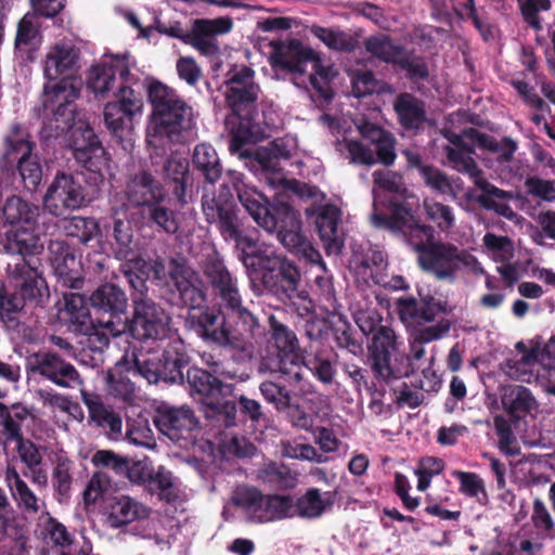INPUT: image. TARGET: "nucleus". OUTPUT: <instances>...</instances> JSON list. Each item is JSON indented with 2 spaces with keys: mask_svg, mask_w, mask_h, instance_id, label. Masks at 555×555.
Here are the masks:
<instances>
[{
  "mask_svg": "<svg viewBox=\"0 0 555 555\" xmlns=\"http://www.w3.org/2000/svg\"><path fill=\"white\" fill-rule=\"evenodd\" d=\"M81 399L88 409L90 422L102 428L109 438L115 439L121 434V416L111 406L105 405L100 395L81 391Z\"/></svg>",
  "mask_w": 555,
  "mask_h": 555,
  "instance_id": "2f4dec72",
  "label": "nucleus"
},
{
  "mask_svg": "<svg viewBox=\"0 0 555 555\" xmlns=\"http://www.w3.org/2000/svg\"><path fill=\"white\" fill-rule=\"evenodd\" d=\"M185 384H188L190 392L196 393L210 402L218 397L225 398L232 396L235 386L233 384L223 383L209 371L198 367H188L185 373Z\"/></svg>",
  "mask_w": 555,
  "mask_h": 555,
  "instance_id": "c85d7f7f",
  "label": "nucleus"
},
{
  "mask_svg": "<svg viewBox=\"0 0 555 555\" xmlns=\"http://www.w3.org/2000/svg\"><path fill=\"white\" fill-rule=\"evenodd\" d=\"M80 57L79 49L68 42H56L51 46L46 54L43 75L49 81L59 77L72 78L78 69Z\"/></svg>",
  "mask_w": 555,
  "mask_h": 555,
  "instance_id": "bb28decb",
  "label": "nucleus"
},
{
  "mask_svg": "<svg viewBox=\"0 0 555 555\" xmlns=\"http://www.w3.org/2000/svg\"><path fill=\"white\" fill-rule=\"evenodd\" d=\"M153 423L159 433L172 441L188 439L199 424L190 406H175L167 402H160L155 408Z\"/></svg>",
  "mask_w": 555,
  "mask_h": 555,
  "instance_id": "aec40b11",
  "label": "nucleus"
},
{
  "mask_svg": "<svg viewBox=\"0 0 555 555\" xmlns=\"http://www.w3.org/2000/svg\"><path fill=\"white\" fill-rule=\"evenodd\" d=\"M259 479L278 491L294 489L298 483V474L283 463L270 462L258 473Z\"/></svg>",
  "mask_w": 555,
  "mask_h": 555,
  "instance_id": "c03bdc74",
  "label": "nucleus"
},
{
  "mask_svg": "<svg viewBox=\"0 0 555 555\" xmlns=\"http://www.w3.org/2000/svg\"><path fill=\"white\" fill-rule=\"evenodd\" d=\"M393 111L404 130L417 132L424 128L426 122L425 103L414 94L399 93L393 101Z\"/></svg>",
  "mask_w": 555,
  "mask_h": 555,
  "instance_id": "72a5a7b5",
  "label": "nucleus"
},
{
  "mask_svg": "<svg viewBox=\"0 0 555 555\" xmlns=\"http://www.w3.org/2000/svg\"><path fill=\"white\" fill-rule=\"evenodd\" d=\"M493 424L499 438L500 451L509 456L518 454L519 448L516 446V438L508 421L503 415H495Z\"/></svg>",
  "mask_w": 555,
  "mask_h": 555,
  "instance_id": "338daca9",
  "label": "nucleus"
},
{
  "mask_svg": "<svg viewBox=\"0 0 555 555\" xmlns=\"http://www.w3.org/2000/svg\"><path fill=\"white\" fill-rule=\"evenodd\" d=\"M203 275L211 295L220 301L224 309L240 306L241 292L237 276L231 272L223 258L214 253L203 261Z\"/></svg>",
  "mask_w": 555,
  "mask_h": 555,
  "instance_id": "2eb2a0df",
  "label": "nucleus"
},
{
  "mask_svg": "<svg viewBox=\"0 0 555 555\" xmlns=\"http://www.w3.org/2000/svg\"><path fill=\"white\" fill-rule=\"evenodd\" d=\"M446 155L453 169L456 171L469 176L474 181L476 179H483L481 177L482 171L479 169L472 155L463 153V151H457L451 146L446 147Z\"/></svg>",
  "mask_w": 555,
  "mask_h": 555,
  "instance_id": "0e129e2a",
  "label": "nucleus"
},
{
  "mask_svg": "<svg viewBox=\"0 0 555 555\" xmlns=\"http://www.w3.org/2000/svg\"><path fill=\"white\" fill-rule=\"evenodd\" d=\"M259 92L257 83H249L247 89L243 90H225L227 106L240 118L230 140L231 153H240L244 145L257 143L262 138L259 125L254 121Z\"/></svg>",
  "mask_w": 555,
  "mask_h": 555,
  "instance_id": "f8f14e48",
  "label": "nucleus"
},
{
  "mask_svg": "<svg viewBox=\"0 0 555 555\" xmlns=\"http://www.w3.org/2000/svg\"><path fill=\"white\" fill-rule=\"evenodd\" d=\"M147 98L153 107V133L149 143L163 146V141H181V133L191 128L192 107L176 92L159 81L147 87Z\"/></svg>",
  "mask_w": 555,
  "mask_h": 555,
  "instance_id": "39448f33",
  "label": "nucleus"
},
{
  "mask_svg": "<svg viewBox=\"0 0 555 555\" xmlns=\"http://www.w3.org/2000/svg\"><path fill=\"white\" fill-rule=\"evenodd\" d=\"M357 323L365 335L372 334L369 361L375 377L385 382L399 378L400 374L391 366V357L398 345L395 331L377 324L371 317H361Z\"/></svg>",
  "mask_w": 555,
  "mask_h": 555,
  "instance_id": "ddd939ff",
  "label": "nucleus"
},
{
  "mask_svg": "<svg viewBox=\"0 0 555 555\" xmlns=\"http://www.w3.org/2000/svg\"><path fill=\"white\" fill-rule=\"evenodd\" d=\"M311 34L334 51L350 53L359 47L358 38L344 30L312 26Z\"/></svg>",
  "mask_w": 555,
  "mask_h": 555,
  "instance_id": "09e8293b",
  "label": "nucleus"
},
{
  "mask_svg": "<svg viewBox=\"0 0 555 555\" xmlns=\"http://www.w3.org/2000/svg\"><path fill=\"white\" fill-rule=\"evenodd\" d=\"M315 228L328 254H339L344 247V232L339 227L340 210L335 205L320 207L315 217Z\"/></svg>",
  "mask_w": 555,
  "mask_h": 555,
  "instance_id": "c756f323",
  "label": "nucleus"
},
{
  "mask_svg": "<svg viewBox=\"0 0 555 555\" xmlns=\"http://www.w3.org/2000/svg\"><path fill=\"white\" fill-rule=\"evenodd\" d=\"M192 166L208 184H215L222 176V164L216 149L209 143H198L192 153Z\"/></svg>",
  "mask_w": 555,
  "mask_h": 555,
  "instance_id": "58836bf2",
  "label": "nucleus"
},
{
  "mask_svg": "<svg viewBox=\"0 0 555 555\" xmlns=\"http://www.w3.org/2000/svg\"><path fill=\"white\" fill-rule=\"evenodd\" d=\"M223 238L224 241H233L235 243V248L238 253L237 257L245 267L248 278L257 270L269 253L272 251L269 247L260 245L253 236L245 234L241 230V223L235 227V234L223 236Z\"/></svg>",
  "mask_w": 555,
  "mask_h": 555,
  "instance_id": "473e14b6",
  "label": "nucleus"
},
{
  "mask_svg": "<svg viewBox=\"0 0 555 555\" xmlns=\"http://www.w3.org/2000/svg\"><path fill=\"white\" fill-rule=\"evenodd\" d=\"M75 159L85 171H57L43 196V207L53 217L87 206L99 194L109 168V157L93 129L86 127L73 142Z\"/></svg>",
  "mask_w": 555,
  "mask_h": 555,
  "instance_id": "f257e3e1",
  "label": "nucleus"
},
{
  "mask_svg": "<svg viewBox=\"0 0 555 555\" xmlns=\"http://www.w3.org/2000/svg\"><path fill=\"white\" fill-rule=\"evenodd\" d=\"M41 208L38 205L29 203L18 195L9 196L0 207V228L7 227H27L35 228L39 224Z\"/></svg>",
  "mask_w": 555,
  "mask_h": 555,
  "instance_id": "cd10ccee",
  "label": "nucleus"
},
{
  "mask_svg": "<svg viewBox=\"0 0 555 555\" xmlns=\"http://www.w3.org/2000/svg\"><path fill=\"white\" fill-rule=\"evenodd\" d=\"M30 229L31 228L27 227L22 228V230L16 231L9 241L10 249L21 255V259H26L27 256L38 255L43 249L39 234L30 231Z\"/></svg>",
  "mask_w": 555,
  "mask_h": 555,
  "instance_id": "6e6d98bb",
  "label": "nucleus"
},
{
  "mask_svg": "<svg viewBox=\"0 0 555 555\" xmlns=\"http://www.w3.org/2000/svg\"><path fill=\"white\" fill-rule=\"evenodd\" d=\"M10 269V281L13 292L5 291L1 311L17 312L25 306L43 307L49 298L50 291L43 273L38 268V260L20 259Z\"/></svg>",
  "mask_w": 555,
  "mask_h": 555,
  "instance_id": "1a4fd4ad",
  "label": "nucleus"
},
{
  "mask_svg": "<svg viewBox=\"0 0 555 555\" xmlns=\"http://www.w3.org/2000/svg\"><path fill=\"white\" fill-rule=\"evenodd\" d=\"M129 205L139 209L144 225L159 233L173 235L179 231L178 211L164 184L149 170L132 175L125 186Z\"/></svg>",
  "mask_w": 555,
  "mask_h": 555,
  "instance_id": "20e7f679",
  "label": "nucleus"
},
{
  "mask_svg": "<svg viewBox=\"0 0 555 555\" xmlns=\"http://www.w3.org/2000/svg\"><path fill=\"white\" fill-rule=\"evenodd\" d=\"M227 176L240 203L260 228L269 233L275 232L281 244L291 253L311 263L321 261L320 253L301 234L299 212L283 196L270 202L256 188L246 184L244 173L229 170Z\"/></svg>",
  "mask_w": 555,
  "mask_h": 555,
  "instance_id": "f03ea898",
  "label": "nucleus"
},
{
  "mask_svg": "<svg viewBox=\"0 0 555 555\" xmlns=\"http://www.w3.org/2000/svg\"><path fill=\"white\" fill-rule=\"evenodd\" d=\"M250 288L257 296L267 292L282 302L304 298L299 291L301 273L298 267L285 256L272 250L248 278Z\"/></svg>",
  "mask_w": 555,
  "mask_h": 555,
  "instance_id": "0eeeda50",
  "label": "nucleus"
},
{
  "mask_svg": "<svg viewBox=\"0 0 555 555\" xmlns=\"http://www.w3.org/2000/svg\"><path fill=\"white\" fill-rule=\"evenodd\" d=\"M149 490L157 489L159 491V500L167 503H172L177 500L178 495L173 491L172 474L160 467L156 473L153 470L152 479L147 483Z\"/></svg>",
  "mask_w": 555,
  "mask_h": 555,
  "instance_id": "774afa93",
  "label": "nucleus"
},
{
  "mask_svg": "<svg viewBox=\"0 0 555 555\" xmlns=\"http://www.w3.org/2000/svg\"><path fill=\"white\" fill-rule=\"evenodd\" d=\"M393 66L403 70L405 78L412 83L426 81L430 76L425 56L416 54L414 50H408L406 48H404V53L400 54Z\"/></svg>",
  "mask_w": 555,
  "mask_h": 555,
  "instance_id": "3c124183",
  "label": "nucleus"
},
{
  "mask_svg": "<svg viewBox=\"0 0 555 555\" xmlns=\"http://www.w3.org/2000/svg\"><path fill=\"white\" fill-rule=\"evenodd\" d=\"M273 64L291 73L305 74L307 64L315 59L314 51L302 44L298 39H291L288 42L281 40L272 41Z\"/></svg>",
  "mask_w": 555,
  "mask_h": 555,
  "instance_id": "a878e982",
  "label": "nucleus"
},
{
  "mask_svg": "<svg viewBox=\"0 0 555 555\" xmlns=\"http://www.w3.org/2000/svg\"><path fill=\"white\" fill-rule=\"evenodd\" d=\"M372 177L374 188L396 194L402 198L408 197L409 190L402 173L389 169H378L373 172Z\"/></svg>",
  "mask_w": 555,
  "mask_h": 555,
  "instance_id": "13d9d810",
  "label": "nucleus"
},
{
  "mask_svg": "<svg viewBox=\"0 0 555 555\" xmlns=\"http://www.w3.org/2000/svg\"><path fill=\"white\" fill-rule=\"evenodd\" d=\"M31 371L60 387L73 388L80 384V376L75 366L63 360L55 352L35 353L33 356Z\"/></svg>",
  "mask_w": 555,
  "mask_h": 555,
  "instance_id": "393cba45",
  "label": "nucleus"
},
{
  "mask_svg": "<svg viewBox=\"0 0 555 555\" xmlns=\"http://www.w3.org/2000/svg\"><path fill=\"white\" fill-rule=\"evenodd\" d=\"M475 185L481 191L476 202L486 210H492L500 216L512 219L515 216L508 202L514 198L509 191L502 190L487 179H476Z\"/></svg>",
  "mask_w": 555,
  "mask_h": 555,
  "instance_id": "c9c22d12",
  "label": "nucleus"
},
{
  "mask_svg": "<svg viewBox=\"0 0 555 555\" xmlns=\"http://www.w3.org/2000/svg\"><path fill=\"white\" fill-rule=\"evenodd\" d=\"M191 358L183 348L168 347L162 352V380L167 384H185V373Z\"/></svg>",
  "mask_w": 555,
  "mask_h": 555,
  "instance_id": "a19ab883",
  "label": "nucleus"
},
{
  "mask_svg": "<svg viewBox=\"0 0 555 555\" xmlns=\"http://www.w3.org/2000/svg\"><path fill=\"white\" fill-rule=\"evenodd\" d=\"M70 470L72 462L68 460H59L53 469L52 485L60 502L63 499H67L69 496L73 483V476Z\"/></svg>",
  "mask_w": 555,
  "mask_h": 555,
  "instance_id": "69168bd1",
  "label": "nucleus"
},
{
  "mask_svg": "<svg viewBox=\"0 0 555 555\" xmlns=\"http://www.w3.org/2000/svg\"><path fill=\"white\" fill-rule=\"evenodd\" d=\"M163 175L166 181L173 183V194L181 204L186 201V183L190 178V163L188 158L170 155L163 165Z\"/></svg>",
  "mask_w": 555,
  "mask_h": 555,
  "instance_id": "79ce46f5",
  "label": "nucleus"
},
{
  "mask_svg": "<svg viewBox=\"0 0 555 555\" xmlns=\"http://www.w3.org/2000/svg\"><path fill=\"white\" fill-rule=\"evenodd\" d=\"M233 28V20L229 16L217 18H196L193 21L186 43L207 57L220 54L217 36L225 35Z\"/></svg>",
  "mask_w": 555,
  "mask_h": 555,
  "instance_id": "412c9836",
  "label": "nucleus"
},
{
  "mask_svg": "<svg viewBox=\"0 0 555 555\" xmlns=\"http://www.w3.org/2000/svg\"><path fill=\"white\" fill-rule=\"evenodd\" d=\"M17 173L24 189L36 192L43 178V168L37 154L16 163L10 170Z\"/></svg>",
  "mask_w": 555,
  "mask_h": 555,
  "instance_id": "864d4df0",
  "label": "nucleus"
},
{
  "mask_svg": "<svg viewBox=\"0 0 555 555\" xmlns=\"http://www.w3.org/2000/svg\"><path fill=\"white\" fill-rule=\"evenodd\" d=\"M350 266L356 274L366 275L369 270L376 268L380 270L387 266V258L377 246L359 245L352 248Z\"/></svg>",
  "mask_w": 555,
  "mask_h": 555,
  "instance_id": "49530a36",
  "label": "nucleus"
},
{
  "mask_svg": "<svg viewBox=\"0 0 555 555\" xmlns=\"http://www.w3.org/2000/svg\"><path fill=\"white\" fill-rule=\"evenodd\" d=\"M202 209L206 221L215 224L222 237L235 234V227L240 223V219L236 204L230 192L221 191L218 195L211 196L205 194L202 197Z\"/></svg>",
  "mask_w": 555,
  "mask_h": 555,
  "instance_id": "5701e85b",
  "label": "nucleus"
},
{
  "mask_svg": "<svg viewBox=\"0 0 555 555\" xmlns=\"http://www.w3.org/2000/svg\"><path fill=\"white\" fill-rule=\"evenodd\" d=\"M503 409L513 418L519 420L537 408V401L531 391L524 386H513L505 389L501 398Z\"/></svg>",
  "mask_w": 555,
  "mask_h": 555,
  "instance_id": "37998d69",
  "label": "nucleus"
},
{
  "mask_svg": "<svg viewBox=\"0 0 555 555\" xmlns=\"http://www.w3.org/2000/svg\"><path fill=\"white\" fill-rule=\"evenodd\" d=\"M337 491H326L322 495L318 488H308L306 492L293 501V514L304 519L320 518L331 509L336 501Z\"/></svg>",
  "mask_w": 555,
  "mask_h": 555,
  "instance_id": "f704fd0d",
  "label": "nucleus"
},
{
  "mask_svg": "<svg viewBox=\"0 0 555 555\" xmlns=\"http://www.w3.org/2000/svg\"><path fill=\"white\" fill-rule=\"evenodd\" d=\"M364 48L369 54L378 61L395 65L400 54L404 53L405 47L396 43L387 34H377L365 38Z\"/></svg>",
  "mask_w": 555,
  "mask_h": 555,
  "instance_id": "a18cd8bd",
  "label": "nucleus"
},
{
  "mask_svg": "<svg viewBox=\"0 0 555 555\" xmlns=\"http://www.w3.org/2000/svg\"><path fill=\"white\" fill-rule=\"evenodd\" d=\"M113 237L117 245L116 256L118 259H128L133 254L132 242L133 231L128 221L117 219L113 225Z\"/></svg>",
  "mask_w": 555,
  "mask_h": 555,
  "instance_id": "e2e57ef3",
  "label": "nucleus"
},
{
  "mask_svg": "<svg viewBox=\"0 0 555 555\" xmlns=\"http://www.w3.org/2000/svg\"><path fill=\"white\" fill-rule=\"evenodd\" d=\"M87 87L96 98H106L113 90L115 101L104 106V122L118 142L128 139L132 130L133 117L142 113L143 95L141 85L130 73L124 59L114 57L109 62L93 65L88 75Z\"/></svg>",
  "mask_w": 555,
  "mask_h": 555,
  "instance_id": "7ed1b4c3",
  "label": "nucleus"
},
{
  "mask_svg": "<svg viewBox=\"0 0 555 555\" xmlns=\"http://www.w3.org/2000/svg\"><path fill=\"white\" fill-rule=\"evenodd\" d=\"M168 276L176 305L190 309L199 308L206 301L202 279L184 260L171 258Z\"/></svg>",
  "mask_w": 555,
  "mask_h": 555,
  "instance_id": "f3484780",
  "label": "nucleus"
},
{
  "mask_svg": "<svg viewBox=\"0 0 555 555\" xmlns=\"http://www.w3.org/2000/svg\"><path fill=\"white\" fill-rule=\"evenodd\" d=\"M313 73L310 75V83L317 94L325 102L330 103L334 98V91L331 81L334 77L332 66H323L319 56L311 62Z\"/></svg>",
  "mask_w": 555,
  "mask_h": 555,
  "instance_id": "4d7b16f0",
  "label": "nucleus"
},
{
  "mask_svg": "<svg viewBox=\"0 0 555 555\" xmlns=\"http://www.w3.org/2000/svg\"><path fill=\"white\" fill-rule=\"evenodd\" d=\"M165 310L153 300H134L132 318L126 315L125 334L144 341L162 338L168 326Z\"/></svg>",
  "mask_w": 555,
  "mask_h": 555,
  "instance_id": "dca6fc26",
  "label": "nucleus"
},
{
  "mask_svg": "<svg viewBox=\"0 0 555 555\" xmlns=\"http://www.w3.org/2000/svg\"><path fill=\"white\" fill-rule=\"evenodd\" d=\"M44 234L54 235L57 229L66 236L77 238L78 242L87 244L100 234V225L93 217L74 216L54 221L53 218L42 221Z\"/></svg>",
  "mask_w": 555,
  "mask_h": 555,
  "instance_id": "7c9ffc66",
  "label": "nucleus"
},
{
  "mask_svg": "<svg viewBox=\"0 0 555 555\" xmlns=\"http://www.w3.org/2000/svg\"><path fill=\"white\" fill-rule=\"evenodd\" d=\"M399 318L404 323H430L435 321L440 313L451 312V308L446 300L436 298L430 294L422 295L420 300L414 297H400L396 302Z\"/></svg>",
  "mask_w": 555,
  "mask_h": 555,
  "instance_id": "b1692460",
  "label": "nucleus"
},
{
  "mask_svg": "<svg viewBox=\"0 0 555 555\" xmlns=\"http://www.w3.org/2000/svg\"><path fill=\"white\" fill-rule=\"evenodd\" d=\"M335 352L331 347H318L308 362L304 364L309 367L314 376L323 384L330 385L334 380L336 369L334 366Z\"/></svg>",
  "mask_w": 555,
  "mask_h": 555,
  "instance_id": "8fccbe9b",
  "label": "nucleus"
},
{
  "mask_svg": "<svg viewBox=\"0 0 555 555\" xmlns=\"http://www.w3.org/2000/svg\"><path fill=\"white\" fill-rule=\"evenodd\" d=\"M79 95L80 88L72 78L44 83L42 106L47 119L40 131L42 139H56L73 128Z\"/></svg>",
  "mask_w": 555,
  "mask_h": 555,
  "instance_id": "6e6552de",
  "label": "nucleus"
},
{
  "mask_svg": "<svg viewBox=\"0 0 555 555\" xmlns=\"http://www.w3.org/2000/svg\"><path fill=\"white\" fill-rule=\"evenodd\" d=\"M402 154L406 159L408 168L416 169L426 186L442 194L451 190L452 185L448 176L437 167L425 164L418 152L406 149L402 151Z\"/></svg>",
  "mask_w": 555,
  "mask_h": 555,
  "instance_id": "ea45409f",
  "label": "nucleus"
},
{
  "mask_svg": "<svg viewBox=\"0 0 555 555\" xmlns=\"http://www.w3.org/2000/svg\"><path fill=\"white\" fill-rule=\"evenodd\" d=\"M8 478L14 481V499L20 507L28 513L37 514L40 511L38 498L28 485L21 478L15 469L8 472Z\"/></svg>",
  "mask_w": 555,
  "mask_h": 555,
  "instance_id": "bf43d9fd",
  "label": "nucleus"
},
{
  "mask_svg": "<svg viewBox=\"0 0 555 555\" xmlns=\"http://www.w3.org/2000/svg\"><path fill=\"white\" fill-rule=\"evenodd\" d=\"M223 306H206L189 317L197 336L207 345L225 349L237 364L246 363L254 357V344L237 334L229 323Z\"/></svg>",
  "mask_w": 555,
  "mask_h": 555,
  "instance_id": "423d86ee",
  "label": "nucleus"
},
{
  "mask_svg": "<svg viewBox=\"0 0 555 555\" xmlns=\"http://www.w3.org/2000/svg\"><path fill=\"white\" fill-rule=\"evenodd\" d=\"M35 147L36 144L30 139L4 141V153L0 159V169L9 172L16 163L34 155Z\"/></svg>",
  "mask_w": 555,
  "mask_h": 555,
  "instance_id": "5fc2aeb1",
  "label": "nucleus"
},
{
  "mask_svg": "<svg viewBox=\"0 0 555 555\" xmlns=\"http://www.w3.org/2000/svg\"><path fill=\"white\" fill-rule=\"evenodd\" d=\"M464 134L480 150L495 154L500 165L509 163L518 147L517 142L509 137H504L499 141L494 137L480 132L478 129L472 127L465 128Z\"/></svg>",
  "mask_w": 555,
  "mask_h": 555,
  "instance_id": "e433bc0d",
  "label": "nucleus"
},
{
  "mask_svg": "<svg viewBox=\"0 0 555 555\" xmlns=\"http://www.w3.org/2000/svg\"><path fill=\"white\" fill-rule=\"evenodd\" d=\"M259 390L264 400L273 404L279 412L292 406L291 391L283 385L272 380H264L260 384Z\"/></svg>",
  "mask_w": 555,
  "mask_h": 555,
  "instance_id": "052dcab7",
  "label": "nucleus"
},
{
  "mask_svg": "<svg viewBox=\"0 0 555 555\" xmlns=\"http://www.w3.org/2000/svg\"><path fill=\"white\" fill-rule=\"evenodd\" d=\"M236 504L253 509L261 522H271L294 516L291 495H264L256 487L241 489L237 492Z\"/></svg>",
  "mask_w": 555,
  "mask_h": 555,
  "instance_id": "6ab92c4d",
  "label": "nucleus"
},
{
  "mask_svg": "<svg viewBox=\"0 0 555 555\" xmlns=\"http://www.w3.org/2000/svg\"><path fill=\"white\" fill-rule=\"evenodd\" d=\"M539 348H531L529 352L506 359L504 372L512 379L530 383L534 378L532 366L539 361Z\"/></svg>",
  "mask_w": 555,
  "mask_h": 555,
  "instance_id": "603ef678",
  "label": "nucleus"
},
{
  "mask_svg": "<svg viewBox=\"0 0 555 555\" xmlns=\"http://www.w3.org/2000/svg\"><path fill=\"white\" fill-rule=\"evenodd\" d=\"M12 410L13 412L0 402V433L7 441L16 442L24 437L21 423L27 418L29 412L21 404H14Z\"/></svg>",
  "mask_w": 555,
  "mask_h": 555,
  "instance_id": "de8ad7c7",
  "label": "nucleus"
},
{
  "mask_svg": "<svg viewBox=\"0 0 555 555\" xmlns=\"http://www.w3.org/2000/svg\"><path fill=\"white\" fill-rule=\"evenodd\" d=\"M390 215L374 212L373 223L377 228L387 229L393 233H400L417 253V257L424 254L434 241V229L422 223L414 215L410 204L405 202H389Z\"/></svg>",
  "mask_w": 555,
  "mask_h": 555,
  "instance_id": "9d476101",
  "label": "nucleus"
},
{
  "mask_svg": "<svg viewBox=\"0 0 555 555\" xmlns=\"http://www.w3.org/2000/svg\"><path fill=\"white\" fill-rule=\"evenodd\" d=\"M225 310L236 319L237 325L242 327L241 331L236 330V333L244 335L249 341H251V338L260 330V323L258 317L255 315L247 307L243 306L242 296L240 297L238 307Z\"/></svg>",
  "mask_w": 555,
  "mask_h": 555,
  "instance_id": "680f3d73",
  "label": "nucleus"
},
{
  "mask_svg": "<svg viewBox=\"0 0 555 555\" xmlns=\"http://www.w3.org/2000/svg\"><path fill=\"white\" fill-rule=\"evenodd\" d=\"M48 260L57 278V282L70 289H80L85 280L70 246L63 240H50L48 244Z\"/></svg>",
  "mask_w": 555,
  "mask_h": 555,
  "instance_id": "4be33fe9",
  "label": "nucleus"
},
{
  "mask_svg": "<svg viewBox=\"0 0 555 555\" xmlns=\"http://www.w3.org/2000/svg\"><path fill=\"white\" fill-rule=\"evenodd\" d=\"M275 353L262 359V371L280 373L289 385H298L302 376L304 356L296 334L282 323H272Z\"/></svg>",
  "mask_w": 555,
  "mask_h": 555,
  "instance_id": "9b49d317",
  "label": "nucleus"
},
{
  "mask_svg": "<svg viewBox=\"0 0 555 555\" xmlns=\"http://www.w3.org/2000/svg\"><path fill=\"white\" fill-rule=\"evenodd\" d=\"M89 300L98 314L100 327L107 330L113 337L125 334L129 305L124 289L113 283H105L91 294Z\"/></svg>",
  "mask_w": 555,
  "mask_h": 555,
  "instance_id": "4468645a",
  "label": "nucleus"
},
{
  "mask_svg": "<svg viewBox=\"0 0 555 555\" xmlns=\"http://www.w3.org/2000/svg\"><path fill=\"white\" fill-rule=\"evenodd\" d=\"M151 508L134 499L121 495L111 504L107 522L111 528L118 529L134 520L145 519L150 516Z\"/></svg>",
  "mask_w": 555,
  "mask_h": 555,
  "instance_id": "4c0bfd02",
  "label": "nucleus"
},
{
  "mask_svg": "<svg viewBox=\"0 0 555 555\" xmlns=\"http://www.w3.org/2000/svg\"><path fill=\"white\" fill-rule=\"evenodd\" d=\"M423 271L433 274L437 280L454 281L457 271L465 266L466 253L451 243L437 241L417 257Z\"/></svg>",
  "mask_w": 555,
  "mask_h": 555,
  "instance_id": "a211bd4d",
  "label": "nucleus"
}]
</instances>
